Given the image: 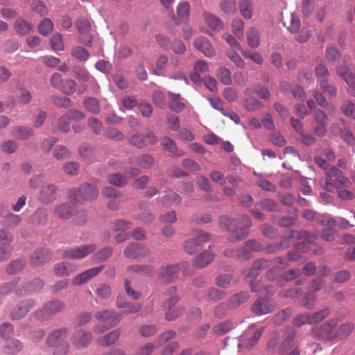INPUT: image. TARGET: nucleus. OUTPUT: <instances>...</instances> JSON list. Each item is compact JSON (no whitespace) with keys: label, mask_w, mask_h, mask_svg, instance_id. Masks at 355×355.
<instances>
[{"label":"nucleus","mask_w":355,"mask_h":355,"mask_svg":"<svg viewBox=\"0 0 355 355\" xmlns=\"http://www.w3.org/2000/svg\"><path fill=\"white\" fill-rule=\"evenodd\" d=\"M205 24L212 30L219 31L223 28L224 24L221 19L208 11L202 13Z\"/></svg>","instance_id":"obj_27"},{"label":"nucleus","mask_w":355,"mask_h":355,"mask_svg":"<svg viewBox=\"0 0 355 355\" xmlns=\"http://www.w3.org/2000/svg\"><path fill=\"white\" fill-rule=\"evenodd\" d=\"M248 44L252 49L257 48L260 44V35L254 28H250L246 34Z\"/></svg>","instance_id":"obj_44"},{"label":"nucleus","mask_w":355,"mask_h":355,"mask_svg":"<svg viewBox=\"0 0 355 355\" xmlns=\"http://www.w3.org/2000/svg\"><path fill=\"white\" fill-rule=\"evenodd\" d=\"M355 329V324L352 321L342 322L335 327V341H343L349 338Z\"/></svg>","instance_id":"obj_16"},{"label":"nucleus","mask_w":355,"mask_h":355,"mask_svg":"<svg viewBox=\"0 0 355 355\" xmlns=\"http://www.w3.org/2000/svg\"><path fill=\"white\" fill-rule=\"evenodd\" d=\"M262 329H257L256 331L252 333L251 327H250L248 330L240 337L239 343L238 344L239 350L241 351L242 349L251 348L254 347L259 340L262 334Z\"/></svg>","instance_id":"obj_14"},{"label":"nucleus","mask_w":355,"mask_h":355,"mask_svg":"<svg viewBox=\"0 0 355 355\" xmlns=\"http://www.w3.org/2000/svg\"><path fill=\"white\" fill-rule=\"evenodd\" d=\"M44 281L39 278H35L33 281L26 283L22 288H17L15 293L17 296L21 297L27 293L41 290L44 287Z\"/></svg>","instance_id":"obj_21"},{"label":"nucleus","mask_w":355,"mask_h":355,"mask_svg":"<svg viewBox=\"0 0 355 355\" xmlns=\"http://www.w3.org/2000/svg\"><path fill=\"white\" fill-rule=\"evenodd\" d=\"M162 203L165 206H171L173 205H179L182 201L181 197L175 192L168 190L162 199Z\"/></svg>","instance_id":"obj_41"},{"label":"nucleus","mask_w":355,"mask_h":355,"mask_svg":"<svg viewBox=\"0 0 355 355\" xmlns=\"http://www.w3.org/2000/svg\"><path fill=\"white\" fill-rule=\"evenodd\" d=\"M337 73L347 83L349 87H354V76L349 73V70L346 67L339 66L337 68Z\"/></svg>","instance_id":"obj_51"},{"label":"nucleus","mask_w":355,"mask_h":355,"mask_svg":"<svg viewBox=\"0 0 355 355\" xmlns=\"http://www.w3.org/2000/svg\"><path fill=\"white\" fill-rule=\"evenodd\" d=\"M53 28V21L49 18H44L37 25V31L42 35L46 36L52 32Z\"/></svg>","instance_id":"obj_48"},{"label":"nucleus","mask_w":355,"mask_h":355,"mask_svg":"<svg viewBox=\"0 0 355 355\" xmlns=\"http://www.w3.org/2000/svg\"><path fill=\"white\" fill-rule=\"evenodd\" d=\"M161 144L164 149L168 150V152L173 153L176 156H182L183 153L182 151H178L176 144L175 141L171 139L170 137H164L162 141Z\"/></svg>","instance_id":"obj_46"},{"label":"nucleus","mask_w":355,"mask_h":355,"mask_svg":"<svg viewBox=\"0 0 355 355\" xmlns=\"http://www.w3.org/2000/svg\"><path fill=\"white\" fill-rule=\"evenodd\" d=\"M23 344L17 339L11 338L6 340L5 345V352L8 354H16L21 351Z\"/></svg>","instance_id":"obj_40"},{"label":"nucleus","mask_w":355,"mask_h":355,"mask_svg":"<svg viewBox=\"0 0 355 355\" xmlns=\"http://www.w3.org/2000/svg\"><path fill=\"white\" fill-rule=\"evenodd\" d=\"M96 248L94 244H87L67 249L62 251V257L69 259H81L94 252Z\"/></svg>","instance_id":"obj_10"},{"label":"nucleus","mask_w":355,"mask_h":355,"mask_svg":"<svg viewBox=\"0 0 355 355\" xmlns=\"http://www.w3.org/2000/svg\"><path fill=\"white\" fill-rule=\"evenodd\" d=\"M240 12L245 19L252 17V5L250 0H241L239 2Z\"/></svg>","instance_id":"obj_53"},{"label":"nucleus","mask_w":355,"mask_h":355,"mask_svg":"<svg viewBox=\"0 0 355 355\" xmlns=\"http://www.w3.org/2000/svg\"><path fill=\"white\" fill-rule=\"evenodd\" d=\"M92 341L91 332L85 330H79L73 333L71 343L77 347H85Z\"/></svg>","instance_id":"obj_22"},{"label":"nucleus","mask_w":355,"mask_h":355,"mask_svg":"<svg viewBox=\"0 0 355 355\" xmlns=\"http://www.w3.org/2000/svg\"><path fill=\"white\" fill-rule=\"evenodd\" d=\"M296 336L295 330L291 327H286L284 329V339L281 346L279 347V352L280 354L286 353L294 345V339Z\"/></svg>","instance_id":"obj_24"},{"label":"nucleus","mask_w":355,"mask_h":355,"mask_svg":"<svg viewBox=\"0 0 355 355\" xmlns=\"http://www.w3.org/2000/svg\"><path fill=\"white\" fill-rule=\"evenodd\" d=\"M290 236L304 240L302 242L296 244L297 249L300 250L302 252L310 251L315 255H321L324 252V249L320 245L313 243L317 238L316 235L313 234L307 231H292Z\"/></svg>","instance_id":"obj_2"},{"label":"nucleus","mask_w":355,"mask_h":355,"mask_svg":"<svg viewBox=\"0 0 355 355\" xmlns=\"http://www.w3.org/2000/svg\"><path fill=\"white\" fill-rule=\"evenodd\" d=\"M213 259V253L210 250H205L193 259L192 264L196 268H204L209 264Z\"/></svg>","instance_id":"obj_31"},{"label":"nucleus","mask_w":355,"mask_h":355,"mask_svg":"<svg viewBox=\"0 0 355 355\" xmlns=\"http://www.w3.org/2000/svg\"><path fill=\"white\" fill-rule=\"evenodd\" d=\"M220 8L227 14H234L236 12V3L234 0H223Z\"/></svg>","instance_id":"obj_63"},{"label":"nucleus","mask_w":355,"mask_h":355,"mask_svg":"<svg viewBox=\"0 0 355 355\" xmlns=\"http://www.w3.org/2000/svg\"><path fill=\"white\" fill-rule=\"evenodd\" d=\"M98 188L96 185L83 183L78 188L71 187L67 191V196L72 204H82L93 200L98 196Z\"/></svg>","instance_id":"obj_1"},{"label":"nucleus","mask_w":355,"mask_h":355,"mask_svg":"<svg viewBox=\"0 0 355 355\" xmlns=\"http://www.w3.org/2000/svg\"><path fill=\"white\" fill-rule=\"evenodd\" d=\"M75 76L77 79L81 81H90L94 85L95 89L99 90V85L97 83L96 79L90 75L89 71L84 67H76L73 69Z\"/></svg>","instance_id":"obj_30"},{"label":"nucleus","mask_w":355,"mask_h":355,"mask_svg":"<svg viewBox=\"0 0 355 355\" xmlns=\"http://www.w3.org/2000/svg\"><path fill=\"white\" fill-rule=\"evenodd\" d=\"M190 4L188 1H182L177 6V17L175 16L173 10L167 11V15L177 24L181 22H187L189 19Z\"/></svg>","instance_id":"obj_15"},{"label":"nucleus","mask_w":355,"mask_h":355,"mask_svg":"<svg viewBox=\"0 0 355 355\" xmlns=\"http://www.w3.org/2000/svg\"><path fill=\"white\" fill-rule=\"evenodd\" d=\"M121 334L119 329H114L107 334L99 338L98 339V343L99 345L103 347H107L114 344L119 338Z\"/></svg>","instance_id":"obj_36"},{"label":"nucleus","mask_w":355,"mask_h":355,"mask_svg":"<svg viewBox=\"0 0 355 355\" xmlns=\"http://www.w3.org/2000/svg\"><path fill=\"white\" fill-rule=\"evenodd\" d=\"M71 55L73 58L81 62L87 61L89 57L87 50L81 46H74L71 51Z\"/></svg>","instance_id":"obj_47"},{"label":"nucleus","mask_w":355,"mask_h":355,"mask_svg":"<svg viewBox=\"0 0 355 355\" xmlns=\"http://www.w3.org/2000/svg\"><path fill=\"white\" fill-rule=\"evenodd\" d=\"M233 327V324L230 321H224L218 323L212 328V331L215 335L221 336L229 332Z\"/></svg>","instance_id":"obj_49"},{"label":"nucleus","mask_w":355,"mask_h":355,"mask_svg":"<svg viewBox=\"0 0 355 355\" xmlns=\"http://www.w3.org/2000/svg\"><path fill=\"white\" fill-rule=\"evenodd\" d=\"M352 277L350 271L348 270H341L333 273L331 276L332 283L336 284H343L347 282Z\"/></svg>","instance_id":"obj_38"},{"label":"nucleus","mask_w":355,"mask_h":355,"mask_svg":"<svg viewBox=\"0 0 355 355\" xmlns=\"http://www.w3.org/2000/svg\"><path fill=\"white\" fill-rule=\"evenodd\" d=\"M76 26L78 32L79 42L87 46H91L94 35L90 21L84 17H80L76 21Z\"/></svg>","instance_id":"obj_9"},{"label":"nucleus","mask_w":355,"mask_h":355,"mask_svg":"<svg viewBox=\"0 0 355 355\" xmlns=\"http://www.w3.org/2000/svg\"><path fill=\"white\" fill-rule=\"evenodd\" d=\"M170 101L169 108L175 112H180L182 111L185 107V104L183 102V98L181 97L180 94H174L171 92H168Z\"/></svg>","instance_id":"obj_34"},{"label":"nucleus","mask_w":355,"mask_h":355,"mask_svg":"<svg viewBox=\"0 0 355 355\" xmlns=\"http://www.w3.org/2000/svg\"><path fill=\"white\" fill-rule=\"evenodd\" d=\"M21 220L20 216L8 212L5 216L4 223L7 227L13 228L20 223Z\"/></svg>","instance_id":"obj_61"},{"label":"nucleus","mask_w":355,"mask_h":355,"mask_svg":"<svg viewBox=\"0 0 355 355\" xmlns=\"http://www.w3.org/2000/svg\"><path fill=\"white\" fill-rule=\"evenodd\" d=\"M83 104L87 110L92 113L97 114L100 112L99 102L95 98H85Z\"/></svg>","instance_id":"obj_52"},{"label":"nucleus","mask_w":355,"mask_h":355,"mask_svg":"<svg viewBox=\"0 0 355 355\" xmlns=\"http://www.w3.org/2000/svg\"><path fill=\"white\" fill-rule=\"evenodd\" d=\"M69 332V329L65 327L53 331L46 338L47 345L53 347L60 345L62 343H67L65 338Z\"/></svg>","instance_id":"obj_17"},{"label":"nucleus","mask_w":355,"mask_h":355,"mask_svg":"<svg viewBox=\"0 0 355 355\" xmlns=\"http://www.w3.org/2000/svg\"><path fill=\"white\" fill-rule=\"evenodd\" d=\"M11 135L17 139L28 140L35 135V132L31 128L17 126L12 130Z\"/></svg>","instance_id":"obj_29"},{"label":"nucleus","mask_w":355,"mask_h":355,"mask_svg":"<svg viewBox=\"0 0 355 355\" xmlns=\"http://www.w3.org/2000/svg\"><path fill=\"white\" fill-rule=\"evenodd\" d=\"M316 300L315 294L308 291L303 295L301 300L302 305L309 310L314 308L313 302Z\"/></svg>","instance_id":"obj_60"},{"label":"nucleus","mask_w":355,"mask_h":355,"mask_svg":"<svg viewBox=\"0 0 355 355\" xmlns=\"http://www.w3.org/2000/svg\"><path fill=\"white\" fill-rule=\"evenodd\" d=\"M73 209L69 203H62L55 207L53 215L62 220H67L72 216Z\"/></svg>","instance_id":"obj_33"},{"label":"nucleus","mask_w":355,"mask_h":355,"mask_svg":"<svg viewBox=\"0 0 355 355\" xmlns=\"http://www.w3.org/2000/svg\"><path fill=\"white\" fill-rule=\"evenodd\" d=\"M219 227L223 231L232 232L236 227L237 223L235 219L228 216H222L218 219Z\"/></svg>","instance_id":"obj_43"},{"label":"nucleus","mask_w":355,"mask_h":355,"mask_svg":"<svg viewBox=\"0 0 355 355\" xmlns=\"http://www.w3.org/2000/svg\"><path fill=\"white\" fill-rule=\"evenodd\" d=\"M249 299V294L247 292H239L232 295L229 301V306L230 309H235L239 306L241 304L245 303Z\"/></svg>","instance_id":"obj_39"},{"label":"nucleus","mask_w":355,"mask_h":355,"mask_svg":"<svg viewBox=\"0 0 355 355\" xmlns=\"http://www.w3.org/2000/svg\"><path fill=\"white\" fill-rule=\"evenodd\" d=\"M95 318L99 322H103L94 328V331L101 334L108 330L118 324L121 320V316L112 310L105 309L102 311H98L95 314Z\"/></svg>","instance_id":"obj_7"},{"label":"nucleus","mask_w":355,"mask_h":355,"mask_svg":"<svg viewBox=\"0 0 355 355\" xmlns=\"http://www.w3.org/2000/svg\"><path fill=\"white\" fill-rule=\"evenodd\" d=\"M244 22L241 19H235L232 23V31L239 39H243L244 36L243 33Z\"/></svg>","instance_id":"obj_56"},{"label":"nucleus","mask_w":355,"mask_h":355,"mask_svg":"<svg viewBox=\"0 0 355 355\" xmlns=\"http://www.w3.org/2000/svg\"><path fill=\"white\" fill-rule=\"evenodd\" d=\"M26 266V261L22 259H18L12 261L6 268V272L10 275H14L21 272Z\"/></svg>","instance_id":"obj_45"},{"label":"nucleus","mask_w":355,"mask_h":355,"mask_svg":"<svg viewBox=\"0 0 355 355\" xmlns=\"http://www.w3.org/2000/svg\"><path fill=\"white\" fill-rule=\"evenodd\" d=\"M85 117L84 114L75 109L69 110L65 114L61 116L58 120V128L63 132H68L70 130L71 120L80 121Z\"/></svg>","instance_id":"obj_11"},{"label":"nucleus","mask_w":355,"mask_h":355,"mask_svg":"<svg viewBox=\"0 0 355 355\" xmlns=\"http://www.w3.org/2000/svg\"><path fill=\"white\" fill-rule=\"evenodd\" d=\"M284 24L291 33H296L300 28V20L297 15L291 13L285 19Z\"/></svg>","instance_id":"obj_37"},{"label":"nucleus","mask_w":355,"mask_h":355,"mask_svg":"<svg viewBox=\"0 0 355 355\" xmlns=\"http://www.w3.org/2000/svg\"><path fill=\"white\" fill-rule=\"evenodd\" d=\"M251 309L254 314L261 315L272 312L274 308L269 300L259 297L252 304Z\"/></svg>","instance_id":"obj_18"},{"label":"nucleus","mask_w":355,"mask_h":355,"mask_svg":"<svg viewBox=\"0 0 355 355\" xmlns=\"http://www.w3.org/2000/svg\"><path fill=\"white\" fill-rule=\"evenodd\" d=\"M154 158L150 155L142 154L134 155L128 159V162L132 165H137L142 168H149L154 164Z\"/></svg>","instance_id":"obj_23"},{"label":"nucleus","mask_w":355,"mask_h":355,"mask_svg":"<svg viewBox=\"0 0 355 355\" xmlns=\"http://www.w3.org/2000/svg\"><path fill=\"white\" fill-rule=\"evenodd\" d=\"M217 77L220 83L225 85H230L232 84L231 72L225 67H220L218 69Z\"/></svg>","instance_id":"obj_55"},{"label":"nucleus","mask_w":355,"mask_h":355,"mask_svg":"<svg viewBox=\"0 0 355 355\" xmlns=\"http://www.w3.org/2000/svg\"><path fill=\"white\" fill-rule=\"evenodd\" d=\"M225 295V293L223 291L212 288L209 289L206 294H205L203 298L205 301H217L222 299Z\"/></svg>","instance_id":"obj_58"},{"label":"nucleus","mask_w":355,"mask_h":355,"mask_svg":"<svg viewBox=\"0 0 355 355\" xmlns=\"http://www.w3.org/2000/svg\"><path fill=\"white\" fill-rule=\"evenodd\" d=\"M324 188L330 192L338 189L347 188L351 185L350 180L343 173L334 166L327 170Z\"/></svg>","instance_id":"obj_3"},{"label":"nucleus","mask_w":355,"mask_h":355,"mask_svg":"<svg viewBox=\"0 0 355 355\" xmlns=\"http://www.w3.org/2000/svg\"><path fill=\"white\" fill-rule=\"evenodd\" d=\"M107 181L110 184L118 187H122L127 184L126 178L120 173H112L107 177Z\"/></svg>","instance_id":"obj_50"},{"label":"nucleus","mask_w":355,"mask_h":355,"mask_svg":"<svg viewBox=\"0 0 355 355\" xmlns=\"http://www.w3.org/2000/svg\"><path fill=\"white\" fill-rule=\"evenodd\" d=\"M129 142L139 148H142L146 146L144 136L140 133H135L128 137Z\"/></svg>","instance_id":"obj_62"},{"label":"nucleus","mask_w":355,"mask_h":355,"mask_svg":"<svg viewBox=\"0 0 355 355\" xmlns=\"http://www.w3.org/2000/svg\"><path fill=\"white\" fill-rule=\"evenodd\" d=\"M331 313V309L325 307L313 313H300L295 315L293 319V324L295 327H301L304 324H315L326 319Z\"/></svg>","instance_id":"obj_6"},{"label":"nucleus","mask_w":355,"mask_h":355,"mask_svg":"<svg viewBox=\"0 0 355 355\" xmlns=\"http://www.w3.org/2000/svg\"><path fill=\"white\" fill-rule=\"evenodd\" d=\"M325 58L329 62H334L340 58V53L336 46H328L325 52Z\"/></svg>","instance_id":"obj_59"},{"label":"nucleus","mask_w":355,"mask_h":355,"mask_svg":"<svg viewBox=\"0 0 355 355\" xmlns=\"http://www.w3.org/2000/svg\"><path fill=\"white\" fill-rule=\"evenodd\" d=\"M233 230V233L229 236L228 239L230 242H236L239 241H242L245 239H246L249 234V227L243 226V227L240 229H235Z\"/></svg>","instance_id":"obj_42"},{"label":"nucleus","mask_w":355,"mask_h":355,"mask_svg":"<svg viewBox=\"0 0 355 355\" xmlns=\"http://www.w3.org/2000/svg\"><path fill=\"white\" fill-rule=\"evenodd\" d=\"M128 272H134L144 275H150L153 271V268L148 265H132L127 268Z\"/></svg>","instance_id":"obj_54"},{"label":"nucleus","mask_w":355,"mask_h":355,"mask_svg":"<svg viewBox=\"0 0 355 355\" xmlns=\"http://www.w3.org/2000/svg\"><path fill=\"white\" fill-rule=\"evenodd\" d=\"M112 254V249L110 247H105L101 250L95 253L92 258L97 263L103 262L107 260Z\"/></svg>","instance_id":"obj_57"},{"label":"nucleus","mask_w":355,"mask_h":355,"mask_svg":"<svg viewBox=\"0 0 355 355\" xmlns=\"http://www.w3.org/2000/svg\"><path fill=\"white\" fill-rule=\"evenodd\" d=\"M341 110L346 116L355 119V104L352 101H345L341 106Z\"/></svg>","instance_id":"obj_64"},{"label":"nucleus","mask_w":355,"mask_h":355,"mask_svg":"<svg viewBox=\"0 0 355 355\" xmlns=\"http://www.w3.org/2000/svg\"><path fill=\"white\" fill-rule=\"evenodd\" d=\"M148 250L139 243H131L124 250V255L129 259H137L145 257L148 254Z\"/></svg>","instance_id":"obj_20"},{"label":"nucleus","mask_w":355,"mask_h":355,"mask_svg":"<svg viewBox=\"0 0 355 355\" xmlns=\"http://www.w3.org/2000/svg\"><path fill=\"white\" fill-rule=\"evenodd\" d=\"M103 269V266L90 268L76 275L72 280L73 285L79 286L98 275Z\"/></svg>","instance_id":"obj_19"},{"label":"nucleus","mask_w":355,"mask_h":355,"mask_svg":"<svg viewBox=\"0 0 355 355\" xmlns=\"http://www.w3.org/2000/svg\"><path fill=\"white\" fill-rule=\"evenodd\" d=\"M35 305L36 303L33 299L20 301L10 311V318L13 320L22 319Z\"/></svg>","instance_id":"obj_12"},{"label":"nucleus","mask_w":355,"mask_h":355,"mask_svg":"<svg viewBox=\"0 0 355 355\" xmlns=\"http://www.w3.org/2000/svg\"><path fill=\"white\" fill-rule=\"evenodd\" d=\"M211 237V234L207 232L194 230L191 232V238L184 241V249L188 254H193L200 250Z\"/></svg>","instance_id":"obj_8"},{"label":"nucleus","mask_w":355,"mask_h":355,"mask_svg":"<svg viewBox=\"0 0 355 355\" xmlns=\"http://www.w3.org/2000/svg\"><path fill=\"white\" fill-rule=\"evenodd\" d=\"M49 259V252L45 249L36 250L30 257L31 263L35 266L44 264Z\"/></svg>","instance_id":"obj_32"},{"label":"nucleus","mask_w":355,"mask_h":355,"mask_svg":"<svg viewBox=\"0 0 355 355\" xmlns=\"http://www.w3.org/2000/svg\"><path fill=\"white\" fill-rule=\"evenodd\" d=\"M338 324L336 319H329L320 325L315 326L311 329V336L318 340L326 343L335 341V327Z\"/></svg>","instance_id":"obj_5"},{"label":"nucleus","mask_w":355,"mask_h":355,"mask_svg":"<svg viewBox=\"0 0 355 355\" xmlns=\"http://www.w3.org/2000/svg\"><path fill=\"white\" fill-rule=\"evenodd\" d=\"M57 187L55 185L50 184L44 187L40 192V200L44 202H51L55 200V193Z\"/></svg>","instance_id":"obj_28"},{"label":"nucleus","mask_w":355,"mask_h":355,"mask_svg":"<svg viewBox=\"0 0 355 355\" xmlns=\"http://www.w3.org/2000/svg\"><path fill=\"white\" fill-rule=\"evenodd\" d=\"M195 47L208 58L215 55V51L210 42L205 37H198L193 42Z\"/></svg>","instance_id":"obj_25"},{"label":"nucleus","mask_w":355,"mask_h":355,"mask_svg":"<svg viewBox=\"0 0 355 355\" xmlns=\"http://www.w3.org/2000/svg\"><path fill=\"white\" fill-rule=\"evenodd\" d=\"M15 31L17 34L25 35L33 30V26L21 17L16 19L14 24Z\"/></svg>","instance_id":"obj_35"},{"label":"nucleus","mask_w":355,"mask_h":355,"mask_svg":"<svg viewBox=\"0 0 355 355\" xmlns=\"http://www.w3.org/2000/svg\"><path fill=\"white\" fill-rule=\"evenodd\" d=\"M77 270L76 265L68 262H60L53 268V272L57 277H66Z\"/></svg>","instance_id":"obj_26"},{"label":"nucleus","mask_w":355,"mask_h":355,"mask_svg":"<svg viewBox=\"0 0 355 355\" xmlns=\"http://www.w3.org/2000/svg\"><path fill=\"white\" fill-rule=\"evenodd\" d=\"M65 308L66 304L63 301L53 299L46 302L41 308L37 309L33 313V316L38 321H47L62 312Z\"/></svg>","instance_id":"obj_4"},{"label":"nucleus","mask_w":355,"mask_h":355,"mask_svg":"<svg viewBox=\"0 0 355 355\" xmlns=\"http://www.w3.org/2000/svg\"><path fill=\"white\" fill-rule=\"evenodd\" d=\"M189 266V262H182L179 265L167 266L160 268V275L164 281L167 282H172L177 277L178 272L180 270H186ZM185 275H190L186 270H183Z\"/></svg>","instance_id":"obj_13"}]
</instances>
